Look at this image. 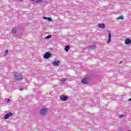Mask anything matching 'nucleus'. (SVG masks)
I'll return each mask as SVG.
<instances>
[{"instance_id": "1", "label": "nucleus", "mask_w": 131, "mask_h": 131, "mask_svg": "<svg viewBox=\"0 0 131 131\" xmlns=\"http://www.w3.org/2000/svg\"><path fill=\"white\" fill-rule=\"evenodd\" d=\"M45 59H49V58H51V54L50 52H47L43 56Z\"/></svg>"}, {"instance_id": "2", "label": "nucleus", "mask_w": 131, "mask_h": 131, "mask_svg": "<svg viewBox=\"0 0 131 131\" xmlns=\"http://www.w3.org/2000/svg\"><path fill=\"white\" fill-rule=\"evenodd\" d=\"M47 111H48V109L43 108V109L41 110L40 114H41V115H45V114H46L47 113Z\"/></svg>"}, {"instance_id": "3", "label": "nucleus", "mask_w": 131, "mask_h": 131, "mask_svg": "<svg viewBox=\"0 0 131 131\" xmlns=\"http://www.w3.org/2000/svg\"><path fill=\"white\" fill-rule=\"evenodd\" d=\"M13 115V114L12 113H8L5 115L4 116V119H8L10 116H12Z\"/></svg>"}, {"instance_id": "4", "label": "nucleus", "mask_w": 131, "mask_h": 131, "mask_svg": "<svg viewBox=\"0 0 131 131\" xmlns=\"http://www.w3.org/2000/svg\"><path fill=\"white\" fill-rule=\"evenodd\" d=\"M60 99L62 101H67L68 100V97L64 95H61L60 96Z\"/></svg>"}, {"instance_id": "5", "label": "nucleus", "mask_w": 131, "mask_h": 131, "mask_svg": "<svg viewBox=\"0 0 131 131\" xmlns=\"http://www.w3.org/2000/svg\"><path fill=\"white\" fill-rule=\"evenodd\" d=\"M97 27L98 28L104 29V28L105 27V24H99L98 25Z\"/></svg>"}, {"instance_id": "6", "label": "nucleus", "mask_w": 131, "mask_h": 131, "mask_svg": "<svg viewBox=\"0 0 131 131\" xmlns=\"http://www.w3.org/2000/svg\"><path fill=\"white\" fill-rule=\"evenodd\" d=\"M89 81L88 80V78L85 77V78L82 80V83L84 84H88Z\"/></svg>"}, {"instance_id": "7", "label": "nucleus", "mask_w": 131, "mask_h": 131, "mask_svg": "<svg viewBox=\"0 0 131 131\" xmlns=\"http://www.w3.org/2000/svg\"><path fill=\"white\" fill-rule=\"evenodd\" d=\"M60 63V61L57 60V61H54L52 63L53 66H59L58 64Z\"/></svg>"}, {"instance_id": "8", "label": "nucleus", "mask_w": 131, "mask_h": 131, "mask_svg": "<svg viewBox=\"0 0 131 131\" xmlns=\"http://www.w3.org/2000/svg\"><path fill=\"white\" fill-rule=\"evenodd\" d=\"M125 45H130L131 43V40L127 38L125 40Z\"/></svg>"}, {"instance_id": "9", "label": "nucleus", "mask_w": 131, "mask_h": 131, "mask_svg": "<svg viewBox=\"0 0 131 131\" xmlns=\"http://www.w3.org/2000/svg\"><path fill=\"white\" fill-rule=\"evenodd\" d=\"M16 80H21L22 79V76H15Z\"/></svg>"}, {"instance_id": "10", "label": "nucleus", "mask_w": 131, "mask_h": 131, "mask_svg": "<svg viewBox=\"0 0 131 131\" xmlns=\"http://www.w3.org/2000/svg\"><path fill=\"white\" fill-rule=\"evenodd\" d=\"M69 49H70V47H69V46H66L64 48V51L66 52H68V51H69Z\"/></svg>"}, {"instance_id": "11", "label": "nucleus", "mask_w": 131, "mask_h": 131, "mask_svg": "<svg viewBox=\"0 0 131 131\" xmlns=\"http://www.w3.org/2000/svg\"><path fill=\"white\" fill-rule=\"evenodd\" d=\"M117 20H123V16L121 15L117 17Z\"/></svg>"}, {"instance_id": "12", "label": "nucleus", "mask_w": 131, "mask_h": 131, "mask_svg": "<svg viewBox=\"0 0 131 131\" xmlns=\"http://www.w3.org/2000/svg\"><path fill=\"white\" fill-rule=\"evenodd\" d=\"M44 19L48 20V21H52V18L51 17H44Z\"/></svg>"}, {"instance_id": "13", "label": "nucleus", "mask_w": 131, "mask_h": 131, "mask_svg": "<svg viewBox=\"0 0 131 131\" xmlns=\"http://www.w3.org/2000/svg\"><path fill=\"white\" fill-rule=\"evenodd\" d=\"M66 80H67V79L66 78H62L60 81H61V82H65V81H66Z\"/></svg>"}, {"instance_id": "14", "label": "nucleus", "mask_w": 131, "mask_h": 131, "mask_svg": "<svg viewBox=\"0 0 131 131\" xmlns=\"http://www.w3.org/2000/svg\"><path fill=\"white\" fill-rule=\"evenodd\" d=\"M16 31H16V30L15 28H13V29H12V33H16Z\"/></svg>"}, {"instance_id": "15", "label": "nucleus", "mask_w": 131, "mask_h": 131, "mask_svg": "<svg viewBox=\"0 0 131 131\" xmlns=\"http://www.w3.org/2000/svg\"><path fill=\"white\" fill-rule=\"evenodd\" d=\"M111 42V39L108 38L107 39V43H110Z\"/></svg>"}, {"instance_id": "16", "label": "nucleus", "mask_w": 131, "mask_h": 131, "mask_svg": "<svg viewBox=\"0 0 131 131\" xmlns=\"http://www.w3.org/2000/svg\"><path fill=\"white\" fill-rule=\"evenodd\" d=\"M108 38L111 39V33L108 32Z\"/></svg>"}, {"instance_id": "17", "label": "nucleus", "mask_w": 131, "mask_h": 131, "mask_svg": "<svg viewBox=\"0 0 131 131\" xmlns=\"http://www.w3.org/2000/svg\"><path fill=\"white\" fill-rule=\"evenodd\" d=\"M36 3H42V0H37Z\"/></svg>"}, {"instance_id": "18", "label": "nucleus", "mask_w": 131, "mask_h": 131, "mask_svg": "<svg viewBox=\"0 0 131 131\" xmlns=\"http://www.w3.org/2000/svg\"><path fill=\"white\" fill-rule=\"evenodd\" d=\"M51 37H52L51 35H48L46 37V38H51Z\"/></svg>"}, {"instance_id": "19", "label": "nucleus", "mask_w": 131, "mask_h": 131, "mask_svg": "<svg viewBox=\"0 0 131 131\" xmlns=\"http://www.w3.org/2000/svg\"><path fill=\"white\" fill-rule=\"evenodd\" d=\"M122 117H124V115H120L119 118H122Z\"/></svg>"}, {"instance_id": "20", "label": "nucleus", "mask_w": 131, "mask_h": 131, "mask_svg": "<svg viewBox=\"0 0 131 131\" xmlns=\"http://www.w3.org/2000/svg\"><path fill=\"white\" fill-rule=\"evenodd\" d=\"M8 53H9V51H8V50H6L5 51V53H6V54H8Z\"/></svg>"}, {"instance_id": "21", "label": "nucleus", "mask_w": 131, "mask_h": 131, "mask_svg": "<svg viewBox=\"0 0 131 131\" xmlns=\"http://www.w3.org/2000/svg\"><path fill=\"white\" fill-rule=\"evenodd\" d=\"M11 101V100L10 99H7V103H10V101Z\"/></svg>"}, {"instance_id": "22", "label": "nucleus", "mask_w": 131, "mask_h": 131, "mask_svg": "<svg viewBox=\"0 0 131 131\" xmlns=\"http://www.w3.org/2000/svg\"><path fill=\"white\" fill-rule=\"evenodd\" d=\"M122 63V61H120V64H121Z\"/></svg>"}, {"instance_id": "23", "label": "nucleus", "mask_w": 131, "mask_h": 131, "mask_svg": "<svg viewBox=\"0 0 131 131\" xmlns=\"http://www.w3.org/2000/svg\"><path fill=\"white\" fill-rule=\"evenodd\" d=\"M128 101H131V98L129 99Z\"/></svg>"}, {"instance_id": "24", "label": "nucleus", "mask_w": 131, "mask_h": 131, "mask_svg": "<svg viewBox=\"0 0 131 131\" xmlns=\"http://www.w3.org/2000/svg\"><path fill=\"white\" fill-rule=\"evenodd\" d=\"M31 1H32V2H34V1H35V0H31Z\"/></svg>"}, {"instance_id": "25", "label": "nucleus", "mask_w": 131, "mask_h": 131, "mask_svg": "<svg viewBox=\"0 0 131 131\" xmlns=\"http://www.w3.org/2000/svg\"><path fill=\"white\" fill-rule=\"evenodd\" d=\"M20 91H23V89H21Z\"/></svg>"}, {"instance_id": "26", "label": "nucleus", "mask_w": 131, "mask_h": 131, "mask_svg": "<svg viewBox=\"0 0 131 131\" xmlns=\"http://www.w3.org/2000/svg\"><path fill=\"white\" fill-rule=\"evenodd\" d=\"M18 1H22V0H18Z\"/></svg>"}]
</instances>
